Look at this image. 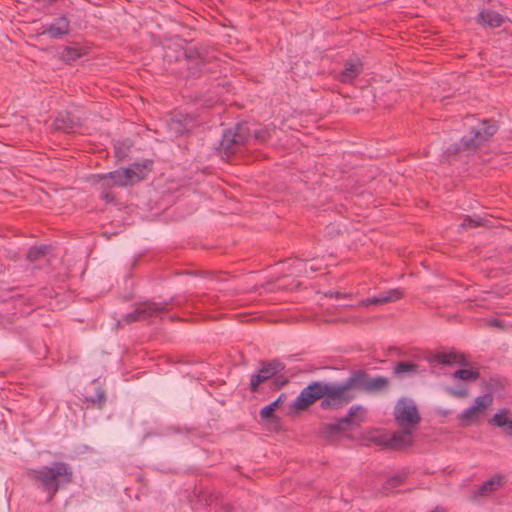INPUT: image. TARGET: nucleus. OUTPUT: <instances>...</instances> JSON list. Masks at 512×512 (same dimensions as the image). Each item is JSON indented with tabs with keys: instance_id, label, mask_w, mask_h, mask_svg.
Instances as JSON below:
<instances>
[{
	"instance_id": "obj_8",
	"label": "nucleus",
	"mask_w": 512,
	"mask_h": 512,
	"mask_svg": "<svg viewBox=\"0 0 512 512\" xmlns=\"http://www.w3.org/2000/svg\"><path fill=\"white\" fill-rule=\"evenodd\" d=\"M353 381L356 390L365 391L367 393H380L389 388L390 380L384 376L370 377L369 374L362 370L352 372Z\"/></svg>"
},
{
	"instance_id": "obj_6",
	"label": "nucleus",
	"mask_w": 512,
	"mask_h": 512,
	"mask_svg": "<svg viewBox=\"0 0 512 512\" xmlns=\"http://www.w3.org/2000/svg\"><path fill=\"white\" fill-rule=\"evenodd\" d=\"M171 302L172 299L159 303L147 301L138 304L132 312L126 314L122 320H119L117 325L120 326L122 323L130 324L132 322L148 320L152 317L158 316L160 313L169 311V305Z\"/></svg>"
},
{
	"instance_id": "obj_38",
	"label": "nucleus",
	"mask_w": 512,
	"mask_h": 512,
	"mask_svg": "<svg viewBox=\"0 0 512 512\" xmlns=\"http://www.w3.org/2000/svg\"><path fill=\"white\" fill-rule=\"evenodd\" d=\"M299 263L305 266V268H304V272H305V273H307L306 263H304V262H302V261H299Z\"/></svg>"
},
{
	"instance_id": "obj_22",
	"label": "nucleus",
	"mask_w": 512,
	"mask_h": 512,
	"mask_svg": "<svg viewBox=\"0 0 512 512\" xmlns=\"http://www.w3.org/2000/svg\"><path fill=\"white\" fill-rule=\"evenodd\" d=\"M419 372V365L413 362L400 361L393 367V375L397 378L413 376Z\"/></svg>"
},
{
	"instance_id": "obj_24",
	"label": "nucleus",
	"mask_w": 512,
	"mask_h": 512,
	"mask_svg": "<svg viewBox=\"0 0 512 512\" xmlns=\"http://www.w3.org/2000/svg\"><path fill=\"white\" fill-rule=\"evenodd\" d=\"M83 55L82 49L79 47L65 46L60 53V58L65 63H71Z\"/></svg>"
},
{
	"instance_id": "obj_17",
	"label": "nucleus",
	"mask_w": 512,
	"mask_h": 512,
	"mask_svg": "<svg viewBox=\"0 0 512 512\" xmlns=\"http://www.w3.org/2000/svg\"><path fill=\"white\" fill-rule=\"evenodd\" d=\"M404 296V292L399 289H391L379 296L367 298L360 302V306H370V305H382L390 302H395L401 299Z\"/></svg>"
},
{
	"instance_id": "obj_39",
	"label": "nucleus",
	"mask_w": 512,
	"mask_h": 512,
	"mask_svg": "<svg viewBox=\"0 0 512 512\" xmlns=\"http://www.w3.org/2000/svg\"><path fill=\"white\" fill-rule=\"evenodd\" d=\"M310 270H311L312 272H315V271H317V270H318V268H315V267H313V266H310Z\"/></svg>"
},
{
	"instance_id": "obj_14",
	"label": "nucleus",
	"mask_w": 512,
	"mask_h": 512,
	"mask_svg": "<svg viewBox=\"0 0 512 512\" xmlns=\"http://www.w3.org/2000/svg\"><path fill=\"white\" fill-rule=\"evenodd\" d=\"M378 442L392 449H403L412 445L413 431L411 429H401L400 431L394 432L384 442Z\"/></svg>"
},
{
	"instance_id": "obj_5",
	"label": "nucleus",
	"mask_w": 512,
	"mask_h": 512,
	"mask_svg": "<svg viewBox=\"0 0 512 512\" xmlns=\"http://www.w3.org/2000/svg\"><path fill=\"white\" fill-rule=\"evenodd\" d=\"M394 419L401 429H414L421 422L417 405L411 399H400L394 407Z\"/></svg>"
},
{
	"instance_id": "obj_35",
	"label": "nucleus",
	"mask_w": 512,
	"mask_h": 512,
	"mask_svg": "<svg viewBox=\"0 0 512 512\" xmlns=\"http://www.w3.org/2000/svg\"><path fill=\"white\" fill-rule=\"evenodd\" d=\"M488 324L492 327L503 328V323L499 319H491Z\"/></svg>"
},
{
	"instance_id": "obj_19",
	"label": "nucleus",
	"mask_w": 512,
	"mask_h": 512,
	"mask_svg": "<svg viewBox=\"0 0 512 512\" xmlns=\"http://www.w3.org/2000/svg\"><path fill=\"white\" fill-rule=\"evenodd\" d=\"M489 423L496 427L502 428V431L505 435L512 437V417L509 409H500L489 420Z\"/></svg>"
},
{
	"instance_id": "obj_2",
	"label": "nucleus",
	"mask_w": 512,
	"mask_h": 512,
	"mask_svg": "<svg viewBox=\"0 0 512 512\" xmlns=\"http://www.w3.org/2000/svg\"><path fill=\"white\" fill-rule=\"evenodd\" d=\"M353 380L351 374L341 384L322 382L321 407L323 409H339L351 402L356 396V386Z\"/></svg>"
},
{
	"instance_id": "obj_31",
	"label": "nucleus",
	"mask_w": 512,
	"mask_h": 512,
	"mask_svg": "<svg viewBox=\"0 0 512 512\" xmlns=\"http://www.w3.org/2000/svg\"><path fill=\"white\" fill-rule=\"evenodd\" d=\"M405 476L395 475L390 477L386 482V488H395L404 482Z\"/></svg>"
},
{
	"instance_id": "obj_29",
	"label": "nucleus",
	"mask_w": 512,
	"mask_h": 512,
	"mask_svg": "<svg viewBox=\"0 0 512 512\" xmlns=\"http://www.w3.org/2000/svg\"><path fill=\"white\" fill-rule=\"evenodd\" d=\"M484 225V219L481 217L466 216L461 224L463 228H476Z\"/></svg>"
},
{
	"instance_id": "obj_16",
	"label": "nucleus",
	"mask_w": 512,
	"mask_h": 512,
	"mask_svg": "<svg viewBox=\"0 0 512 512\" xmlns=\"http://www.w3.org/2000/svg\"><path fill=\"white\" fill-rule=\"evenodd\" d=\"M192 124V118L181 113L174 114L167 122V127L172 136L178 137L186 133Z\"/></svg>"
},
{
	"instance_id": "obj_27",
	"label": "nucleus",
	"mask_w": 512,
	"mask_h": 512,
	"mask_svg": "<svg viewBox=\"0 0 512 512\" xmlns=\"http://www.w3.org/2000/svg\"><path fill=\"white\" fill-rule=\"evenodd\" d=\"M282 396L283 395L279 396V398L277 400H275L274 402L270 403L269 405L263 407L260 410V416L262 419L266 420L273 416L274 411L276 410L279 403L281 402Z\"/></svg>"
},
{
	"instance_id": "obj_36",
	"label": "nucleus",
	"mask_w": 512,
	"mask_h": 512,
	"mask_svg": "<svg viewBox=\"0 0 512 512\" xmlns=\"http://www.w3.org/2000/svg\"><path fill=\"white\" fill-rule=\"evenodd\" d=\"M197 54H198L197 51H195L193 49H189V50L185 51V56L187 59H192Z\"/></svg>"
},
{
	"instance_id": "obj_1",
	"label": "nucleus",
	"mask_w": 512,
	"mask_h": 512,
	"mask_svg": "<svg viewBox=\"0 0 512 512\" xmlns=\"http://www.w3.org/2000/svg\"><path fill=\"white\" fill-rule=\"evenodd\" d=\"M27 477L46 494V502L51 503L61 489L72 483L74 472L70 464L55 461L50 465L29 469Z\"/></svg>"
},
{
	"instance_id": "obj_7",
	"label": "nucleus",
	"mask_w": 512,
	"mask_h": 512,
	"mask_svg": "<svg viewBox=\"0 0 512 512\" xmlns=\"http://www.w3.org/2000/svg\"><path fill=\"white\" fill-rule=\"evenodd\" d=\"M247 142V127L245 125H237L234 129H228L223 133L220 142V152L229 157L238 152Z\"/></svg>"
},
{
	"instance_id": "obj_26",
	"label": "nucleus",
	"mask_w": 512,
	"mask_h": 512,
	"mask_svg": "<svg viewBox=\"0 0 512 512\" xmlns=\"http://www.w3.org/2000/svg\"><path fill=\"white\" fill-rule=\"evenodd\" d=\"M479 375V372L473 369H459L453 374L454 378H459L464 381H475L479 378Z\"/></svg>"
},
{
	"instance_id": "obj_9",
	"label": "nucleus",
	"mask_w": 512,
	"mask_h": 512,
	"mask_svg": "<svg viewBox=\"0 0 512 512\" xmlns=\"http://www.w3.org/2000/svg\"><path fill=\"white\" fill-rule=\"evenodd\" d=\"M493 395L485 394L476 397L473 405L462 411L459 414L458 419L466 426L478 421L480 416L486 411V409L492 404Z\"/></svg>"
},
{
	"instance_id": "obj_4",
	"label": "nucleus",
	"mask_w": 512,
	"mask_h": 512,
	"mask_svg": "<svg viewBox=\"0 0 512 512\" xmlns=\"http://www.w3.org/2000/svg\"><path fill=\"white\" fill-rule=\"evenodd\" d=\"M145 166L134 164L133 168L115 170L106 174L95 176L97 183H103L106 187H125L139 182L145 177Z\"/></svg>"
},
{
	"instance_id": "obj_33",
	"label": "nucleus",
	"mask_w": 512,
	"mask_h": 512,
	"mask_svg": "<svg viewBox=\"0 0 512 512\" xmlns=\"http://www.w3.org/2000/svg\"><path fill=\"white\" fill-rule=\"evenodd\" d=\"M448 392L450 395L457 397V398H465L468 396V390L465 388H462V389L449 388Z\"/></svg>"
},
{
	"instance_id": "obj_25",
	"label": "nucleus",
	"mask_w": 512,
	"mask_h": 512,
	"mask_svg": "<svg viewBox=\"0 0 512 512\" xmlns=\"http://www.w3.org/2000/svg\"><path fill=\"white\" fill-rule=\"evenodd\" d=\"M48 249L46 245L31 247L28 250L27 259L31 262L37 261L47 254Z\"/></svg>"
},
{
	"instance_id": "obj_3",
	"label": "nucleus",
	"mask_w": 512,
	"mask_h": 512,
	"mask_svg": "<svg viewBox=\"0 0 512 512\" xmlns=\"http://www.w3.org/2000/svg\"><path fill=\"white\" fill-rule=\"evenodd\" d=\"M498 130V126L493 120H483L481 122V126L478 128H473L470 131L469 136H464L461 138V145H453L446 150L445 154L447 158L451 155L457 154L460 150L464 151H476L482 145H484Z\"/></svg>"
},
{
	"instance_id": "obj_34",
	"label": "nucleus",
	"mask_w": 512,
	"mask_h": 512,
	"mask_svg": "<svg viewBox=\"0 0 512 512\" xmlns=\"http://www.w3.org/2000/svg\"><path fill=\"white\" fill-rule=\"evenodd\" d=\"M326 296L328 297H331V298H337V299H340V298H347V297H350L351 295L350 294H347V293H341V292H328L326 294Z\"/></svg>"
},
{
	"instance_id": "obj_32",
	"label": "nucleus",
	"mask_w": 512,
	"mask_h": 512,
	"mask_svg": "<svg viewBox=\"0 0 512 512\" xmlns=\"http://www.w3.org/2000/svg\"><path fill=\"white\" fill-rule=\"evenodd\" d=\"M91 402L97 405L98 408H102L106 402V396L103 390H98L95 397L90 399Z\"/></svg>"
},
{
	"instance_id": "obj_23",
	"label": "nucleus",
	"mask_w": 512,
	"mask_h": 512,
	"mask_svg": "<svg viewBox=\"0 0 512 512\" xmlns=\"http://www.w3.org/2000/svg\"><path fill=\"white\" fill-rule=\"evenodd\" d=\"M478 21L490 27L497 28L502 25L504 18L497 12L484 10L478 14Z\"/></svg>"
},
{
	"instance_id": "obj_21",
	"label": "nucleus",
	"mask_w": 512,
	"mask_h": 512,
	"mask_svg": "<svg viewBox=\"0 0 512 512\" xmlns=\"http://www.w3.org/2000/svg\"><path fill=\"white\" fill-rule=\"evenodd\" d=\"M434 360L442 365H467V360L463 354H459L457 352H440L435 354Z\"/></svg>"
},
{
	"instance_id": "obj_30",
	"label": "nucleus",
	"mask_w": 512,
	"mask_h": 512,
	"mask_svg": "<svg viewBox=\"0 0 512 512\" xmlns=\"http://www.w3.org/2000/svg\"><path fill=\"white\" fill-rule=\"evenodd\" d=\"M99 185V189L101 190L100 197L106 203H112L115 201V196L110 191L111 187H106L103 183H97Z\"/></svg>"
},
{
	"instance_id": "obj_10",
	"label": "nucleus",
	"mask_w": 512,
	"mask_h": 512,
	"mask_svg": "<svg viewBox=\"0 0 512 512\" xmlns=\"http://www.w3.org/2000/svg\"><path fill=\"white\" fill-rule=\"evenodd\" d=\"M363 421V408L361 406L350 407L346 416L337 419L334 423L326 425L325 430L329 434L347 430L350 426Z\"/></svg>"
},
{
	"instance_id": "obj_28",
	"label": "nucleus",
	"mask_w": 512,
	"mask_h": 512,
	"mask_svg": "<svg viewBox=\"0 0 512 512\" xmlns=\"http://www.w3.org/2000/svg\"><path fill=\"white\" fill-rule=\"evenodd\" d=\"M271 137V129L268 127H263L254 131V139L258 143H265Z\"/></svg>"
},
{
	"instance_id": "obj_11",
	"label": "nucleus",
	"mask_w": 512,
	"mask_h": 512,
	"mask_svg": "<svg viewBox=\"0 0 512 512\" xmlns=\"http://www.w3.org/2000/svg\"><path fill=\"white\" fill-rule=\"evenodd\" d=\"M320 399H323L322 382H313L300 392L293 402V407L304 410Z\"/></svg>"
},
{
	"instance_id": "obj_20",
	"label": "nucleus",
	"mask_w": 512,
	"mask_h": 512,
	"mask_svg": "<svg viewBox=\"0 0 512 512\" xmlns=\"http://www.w3.org/2000/svg\"><path fill=\"white\" fill-rule=\"evenodd\" d=\"M503 485L502 476H494L491 479L482 483L477 489L472 492L471 499L477 500L479 497L488 496L493 491H496Z\"/></svg>"
},
{
	"instance_id": "obj_18",
	"label": "nucleus",
	"mask_w": 512,
	"mask_h": 512,
	"mask_svg": "<svg viewBox=\"0 0 512 512\" xmlns=\"http://www.w3.org/2000/svg\"><path fill=\"white\" fill-rule=\"evenodd\" d=\"M363 71V64L359 59L348 60L344 69L339 73L338 80L342 83H351Z\"/></svg>"
},
{
	"instance_id": "obj_12",
	"label": "nucleus",
	"mask_w": 512,
	"mask_h": 512,
	"mask_svg": "<svg viewBox=\"0 0 512 512\" xmlns=\"http://www.w3.org/2000/svg\"><path fill=\"white\" fill-rule=\"evenodd\" d=\"M283 369H284V365L279 361H272L270 363L262 364V367L260 368L258 373L252 375V377H251V380H250L251 391L256 392L261 383L272 378L275 374L282 371Z\"/></svg>"
},
{
	"instance_id": "obj_15",
	"label": "nucleus",
	"mask_w": 512,
	"mask_h": 512,
	"mask_svg": "<svg viewBox=\"0 0 512 512\" xmlns=\"http://www.w3.org/2000/svg\"><path fill=\"white\" fill-rule=\"evenodd\" d=\"M53 126L57 131L72 133L80 126V119L71 112H61L56 116Z\"/></svg>"
},
{
	"instance_id": "obj_13",
	"label": "nucleus",
	"mask_w": 512,
	"mask_h": 512,
	"mask_svg": "<svg viewBox=\"0 0 512 512\" xmlns=\"http://www.w3.org/2000/svg\"><path fill=\"white\" fill-rule=\"evenodd\" d=\"M70 32V20L66 16L56 18L51 24L43 25L41 35H48L51 39H59Z\"/></svg>"
},
{
	"instance_id": "obj_37",
	"label": "nucleus",
	"mask_w": 512,
	"mask_h": 512,
	"mask_svg": "<svg viewBox=\"0 0 512 512\" xmlns=\"http://www.w3.org/2000/svg\"><path fill=\"white\" fill-rule=\"evenodd\" d=\"M431 512H445V509L444 508H441V507H436L434 510H432Z\"/></svg>"
}]
</instances>
